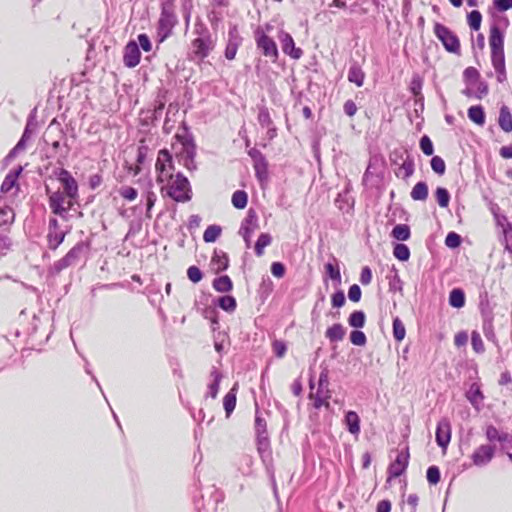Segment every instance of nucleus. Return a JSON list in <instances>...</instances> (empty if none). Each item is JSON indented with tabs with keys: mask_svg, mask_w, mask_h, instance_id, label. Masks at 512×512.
<instances>
[{
	"mask_svg": "<svg viewBox=\"0 0 512 512\" xmlns=\"http://www.w3.org/2000/svg\"><path fill=\"white\" fill-rule=\"evenodd\" d=\"M361 295H362L361 289L357 284H353L352 286H350L349 291H348V297L351 301H353V302L360 301Z\"/></svg>",
	"mask_w": 512,
	"mask_h": 512,
	"instance_id": "59",
	"label": "nucleus"
},
{
	"mask_svg": "<svg viewBox=\"0 0 512 512\" xmlns=\"http://www.w3.org/2000/svg\"><path fill=\"white\" fill-rule=\"evenodd\" d=\"M143 198L146 201V217L151 218V210L155 205L157 200V195L153 190V183L151 180H148L146 183V188L142 193Z\"/></svg>",
	"mask_w": 512,
	"mask_h": 512,
	"instance_id": "19",
	"label": "nucleus"
},
{
	"mask_svg": "<svg viewBox=\"0 0 512 512\" xmlns=\"http://www.w3.org/2000/svg\"><path fill=\"white\" fill-rule=\"evenodd\" d=\"M221 234V228L217 225H210L203 233V240L207 243L215 242Z\"/></svg>",
	"mask_w": 512,
	"mask_h": 512,
	"instance_id": "41",
	"label": "nucleus"
},
{
	"mask_svg": "<svg viewBox=\"0 0 512 512\" xmlns=\"http://www.w3.org/2000/svg\"><path fill=\"white\" fill-rule=\"evenodd\" d=\"M392 504L389 500H381L377 503L376 512H391Z\"/></svg>",
	"mask_w": 512,
	"mask_h": 512,
	"instance_id": "64",
	"label": "nucleus"
},
{
	"mask_svg": "<svg viewBox=\"0 0 512 512\" xmlns=\"http://www.w3.org/2000/svg\"><path fill=\"white\" fill-rule=\"evenodd\" d=\"M434 30L436 36L442 42L444 48L448 51V29L443 25L436 24Z\"/></svg>",
	"mask_w": 512,
	"mask_h": 512,
	"instance_id": "47",
	"label": "nucleus"
},
{
	"mask_svg": "<svg viewBox=\"0 0 512 512\" xmlns=\"http://www.w3.org/2000/svg\"><path fill=\"white\" fill-rule=\"evenodd\" d=\"M83 250V243L76 244L72 249L68 251V253L65 255L67 259L71 261L72 264H74L78 258L80 253Z\"/></svg>",
	"mask_w": 512,
	"mask_h": 512,
	"instance_id": "56",
	"label": "nucleus"
},
{
	"mask_svg": "<svg viewBox=\"0 0 512 512\" xmlns=\"http://www.w3.org/2000/svg\"><path fill=\"white\" fill-rule=\"evenodd\" d=\"M436 441L442 448H446L448 445V424H439L436 431Z\"/></svg>",
	"mask_w": 512,
	"mask_h": 512,
	"instance_id": "39",
	"label": "nucleus"
},
{
	"mask_svg": "<svg viewBox=\"0 0 512 512\" xmlns=\"http://www.w3.org/2000/svg\"><path fill=\"white\" fill-rule=\"evenodd\" d=\"M372 281V271L368 266L362 268L360 273V282L363 285H369Z\"/></svg>",
	"mask_w": 512,
	"mask_h": 512,
	"instance_id": "61",
	"label": "nucleus"
},
{
	"mask_svg": "<svg viewBox=\"0 0 512 512\" xmlns=\"http://www.w3.org/2000/svg\"><path fill=\"white\" fill-rule=\"evenodd\" d=\"M450 305L462 308L465 305V294L462 289L455 288L450 292Z\"/></svg>",
	"mask_w": 512,
	"mask_h": 512,
	"instance_id": "38",
	"label": "nucleus"
},
{
	"mask_svg": "<svg viewBox=\"0 0 512 512\" xmlns=\"http://www.w3.org/2000/svg\"><path fill=\"white\" fill-rule=\"evenodd\" d=\"M343 109H344L345 114L349 117H353L358 110L357 105L355 104V102L353 100H347L344 103Z\"/></svg>",
	"mask_w": 512,
	"mask_h": 512,
	"instance_id": "62",
	"label": "nucleus"
},
{
	"mask_svg": "<svg viewBox=\"0 0 512 512\" xmlns=\"http://www.w3.org/2000/svg\"><path fill=\"white\" fill-rule=\"evenodd\" d=\"M272 243V237L268 233H261L255 243L254 250L258 257L264 255V249Z\"/></svg>",
	"mask_w": 512,
	"mask_h": 512,
	"instance_id": "28",
	"label": "nucleus"
},
{
	"mask_svg": "<svg viewBox=\"0 0 512 512\" xmlns=\"http://www.w3.org/2000/svg\"><path fill=\"white\" fill-rule=\"evenodd\" d=\"M345 424L351 434L357 436L360 433V418L355 411H348L346 413Z\"/></svg>",
	"mask_w": 512,
	"mask_h": 512,
	"instance_id": "22",
	"label": "nucleus"
},
{
	"mask_svg": "<svg viewBox=\"0 0 512 512\" xmlns=\"http://www.w3.org/2000/svg\"><path fill=\"white\" fill-rule=\"evenodd\" d=\"M156 181L164 182L169 174H174L175 166L171 153L167 149H161L157 154L155 163Z\"/></svg>",
	"mask_w": 512,
	"mask_h": 512,
	"instance_id": "4",
	"label": "nucleus"
},
{
	"mask_svg": "<svg viewBox=\"0 0 512 512\" xmlns=\"http://www.w3.org/2000/svg\"><path fill=\"white\" fill-rule=\"evenodd\" d=\"M138 41L140 47L145 51L149 52L152 49V45L150 42L149 37L146 34H139L138 35Z\"/></svg>",
	"mask_w": 512,
	"mask_h": 512,
	"instance_id": "63",
	"label": "nucleus"
},
{
	"mask_svg": "<svg viewBox=\"0 0 512 512\" xmlns=\"http://www.w3.org/2000/svg\"><path fill=\"white\" fill-rule=\"evenodd\" d=\"M193 52L200 58H204L208 54V46L202 38H196L192 42Z\"/></svg>",
	"mask_w": 512,
	"mask_h": 512,
	"instance_id": "42",
	"label": "nucleus"
},
{
	"mask_svg": "<svg viewBox=\"0 0 512 512\" xmlns=\"http://www.w3.org/2000/svg\"><path fill=\"white\" fill-rule=\"evenodd\" d=\"M57 175L58 180L63 187V193H65L69 199H76L78 197V184L71 173L62 168L59 170Z\"/></svg>",
	"mask_w": 512,
	"mask_h": 512,
	"instance_id": "12",
	"label": "nucleus"
},
{
	"mask_svg": "<svg viewBox=\"0 0 512 512\" xmlns=\"http://www.w3.org/2000/svg\"><path fill=\"white\" fill-rule=\"evenodd\" d=\"M282 50L285 54L291 56L293 59H299L302 55V50L295 47V42L292 36L288 33H283L281 38Z\"/></svg>",
	"mask_w": 512,
	"mask_h": 512,
	"instance_id": "14",
	"label": "nucleus"
},
{
	"mask_svg": "<svg viewBox=\"0 0 512 512\" xmlns=\"http://www.w3.org/2000/svg\"><path fill=\"white\" fill-rule=\"evenodd\" d=\"M118 192L123 199L129 202L136 200L138 196V191L132 186H122Z\"/></svg>",
	"mask_w": 512,
	"mask_h": 512,
	"instance_id": "45",
	"label": "nucleus"
},
{
	"mask_svg": "<svg viewBox=\"0 0 512 512\" xmlns=\"http://www.w3.org/2000/svg\"><path fill=\"white\" fill-rule=\"evenodd\" d=\"M231 202L237 209H244L248 203V194L244 190H237L232 194Z\"/></svg>",
	"mask_w": 512,
	"mask_h": 512,
	"instance_id": "34",
	"label": "nucleus"
},
{
	"mask_svg": "<svg viewBox=\"0 0 512 512\" xmlns=\"http://www.w3.org/2000/svg\"><path fill=\"white\" fill-rule=\"evenodd\" d=\"M22 172V166H18L17 168L10 170L1 184L0 192L3 194L17 196L20 191L19 177Z\"/></svg>",
	"mask_w": 512,
	"mask_h": 512,
	"instance_id": "9",
	"label": "nucleus"
},
{
	"mask_svg": "<svg viewBox=\"0 0 512 512\" xmlns=\"http://www.w3.org/2000/svg\"><path fill=\"white\" fill-rule=\"evenodd\" d=\"M365 314L363 311H354L348 318V323L351 327L362 328L365 325Z\"/></svg>",
	"mask_w": 512,
	"mask_h": 512,
	"instance_id": "40",
	"label": "nucleus"
},
{
	"mask_svg": "<svg viewBox=\"0 0 512 512\" xmlns=\"http://www.w3.org/2000/svg\"><path fill=\"white\" fill-rule=\"evenodd\" d=\"M431 168L435 173L443 175L446 170V164L440 156H434L431 159Z\"/></svg>",
	"mask_w": 512,
	"mask_h": 512,
	"instance_id": "48",
	"label": "nucleus"
},
{
	"mask_svg": "<svg viewBox=\"0 0 512 512\" xmlns=\"http://www.w3.org/2000/svg\"><path fill=\"white\" fill-rule=\"evenodd\" d=\"M158 184L162 195L176 202L184 203L192 198L190 182L182 173L169 174L164 182Z\"/></svg>",
	"mask_w": 512,
	"mask_h": 512,
	"instance_id": "1",
	"label": "nucleus"
},
{
	"mask_svg": "<svg viewBox=\"0 0 512 512\" xmlns=\"http://www.w3.org/2000/svg\"><path fill=\"white\" fill-rule=\"evenodd\" d=\"M465 88L463 94L469 98L481 99L488 93V86L480 80V73L470 66L464 71Z\"/></svg>",
	"mask_w": 512,
	"mask_h": 512,
	"instance_id": "3",
	"label": "nucleus"
},
{
	"mask_svg": "<svg viewBox=\"0 0 512 512\" xmlns=\"http://www.w3.org/2000/svg\"><path fill=\"white\" fill-rule=\"evenodd\" d=\"M434 195L441 207L448 206V190L446 188L438 187Z\"/></svg>",
	"mask_w": 512,
	"mask_h": 512,
	"instance_id": "52",
	"label": "nucleus"
},
{
	"mask_svg": "<svg viewBox=\"0 0 512 512\" xmlns=\"http://www.w3.org/2000/svg\"><path fill=\"white\" fill-rule=\"evenodd\" d=\"M503 240L505 249L512 253V225L506 224L502 226Z\"/></svg>",
	"mask_w": 512,
	"mask_h": 512,
	"instance_id": "44",
	"label": "nucleus"
},
{
	"mask_svg": "<svg viewBox=\"0 0 512 512\" xmlns=\"http://www.w3.org/2000/svg\"><path fill=\"white\" fill-rule=\"evenodd\" d=\"M494 455V447L490 445L480 446L473 454V461L476 465L488 463Z\"/></svg>",
	"mask_w": 512,
	"mask_h": 512,
	"instance_id": "15",
	"label": "nucleus"
},
{
	"mask_svg": "<svg viewBox=\"0 0 512 512\" xmlns=\"http://www.w3.org/2000/svg\"><path fill=\"white\" fill-rule=\"evenodd\" d=\"M346 335V330L341 323H335L332 326L328 327L325 332V337L330 342H340L344 339Z\"/></svg>",
	"mask_w": 512,
	"mask_h": 512,
	"instance_id": "21",
	"label": "nucleus"
},
{
	"mask_svg": "<svg viewBox=\"0 0 512 512\" xmlns=\"http://www.w3.org/2000/svg\"><path fill=\"white\" fill-rule=\"evenodd\" d=\"M406 336V328L399 317L393 319V337L397 342L404 340Z\"/></svg>",
	"mask_w": 512,
	"mask_h": 512,
	"instance_id": "35",
	"label": "nucleus"
},
{
	"mask_svg": "<svg viewBox=\"0 0 512 512\" xmlns=\"http://www.w3.org/2000/svg\"><path fill=\"white\" fill-rule=\"evenodd\" d=\"M411 198L415 201H424L428 197V186L425 182H418L412 188Z\"/></svg>",
	"mask_w": 512,
	"mask_h": 512,
	"instance_id": "29",
	"label": "nucleus"
},
{
	"mask_svg": "<svg viewBox=\"0 0 512 512\" xmlns=\"http://www.w3.org/2000/svg\"><path fill=\"white\" fill-rule=\"evenodd\" d=\"M482 16L477 10H473L468 14V24L472 30H479L481 25Z\"/></svg>",
	"mask_w": 512,
	"mask_h": 512,
	"instance_id": "46",
	"label": "nucleus"
},
{
	"mask_svg": "<svg viewBox=\"0 0 512 512\" xmlns=\"http://www.w3.org/2000/svg\"><path fill=\"white\" fill-rule=\"evenodd\" d=\"M229 266V258L228 255L223 251H214V254L211 258V267L215 271V273H219L224 271Z\"/></svg>",
	"mask_w": 512,
	"mask_h": 512,
	"instance_id": "17",
	"label": "nucleus"
},
{
	"mask_svg": "<svg viewBox=\"0 0 512 512\" xmlns=\"http://www.w3.org/2000/svg\"><path fill=\"white\" fill-rule=\"evenodd\" d=\"M187 277L193 283H198L202 280L203 274L197 266H190L187 269Z\"/></svg>",
	"mask_w": 512,
	"mask_h": 512,
	"instance_id": "53",
	"label": "nucleus"
},
{
	"mask_svg": "<svg viewBox=\"0 0 512 512\" xmlns=\"http://www.w3.org/2000/svg\"><path fill=\"white\" fill-rule=\"evenodd\" d=\"M409 458L410 455L408 449L405 451H400L397 454L396 459L391 462L387 468V484L391 483L393 479L400 477L406 472L409 465Z\"/></svg>",
	"mask_w": 512,
	"mask_h": 512,
	"instance_id": "7",
	"label": "nucleus"
},
{
	"mask_svg": "<svg viewBox=\"0 0 512 512\" xmlns=\"http://www.w3.org/2000/svg\"><path fill=\"white\" fill-rule=\"evenodd\" d=\"M350 341L356 346H364L367 342L366 335L360 330H354L350 333Z\"/></svg>",
	"mask_w": 512,
	"mask_h": 512,
	"instance_id": "49",
	"label": "nucleus"
},
{
	"mask_svg": "<svg viewBox=\"0 0 512 512\" xmlns=\"http://www.w3.org/2000/svg\"><path fill=\"white\" fill-rule=\"evenodd\" d=\"M210 378H211L212 382L208 386V390H209L208 394L212 399H215L219 392L222 374L217 369H213L210 372Z\"/></svg>",
	"mask_w": 512,
	"mask_h": 512,
	"instance_id": "27",
	"label": "nucleus"
},
{
	"mask_svg": "<svg viewBox=\"0 0 512 512\" xmlns=\"http://www.w3.org/2000/svg\"><path fill=\"white\" fill-rule=\"evenodd\" d=\"M46 192L49 194V207L55 215L63 217L73 206L72 199L60 190L50 192L49 187H46Z\"/></svg>",
	"mask_w": 512,
	"mask_h": 512,
	"instance_id": "6",
	"label": "nucleus"
},
{
	"mask_svg": "<svg viewBox=\"0 0 512 512\" xmlns=\"http://www.w3.org/2000/svg\"><path fill=\"white\" fill-rule=\"evenodd\" d=\"M218 306L226 312H234L237 308L236 299L233 296L226 295L218 299Z\"/></svg>",
	"mask_w": 512,
	"mask_h": 512,
	"instance_id": "37",
	"label": "nucleus"
},
{
	"mask_svg": "<svg viewBox=\"0 0 512 512\" xmlns=\"http://www.w3.org/2000/svg\"><path fill=\"white\" fill-rule=\"evenodd\" d=\"M255 40L258 49L271 60H275L278 56L277 45L275 41L266 35L262 30L258 29L255 32Z\"/></svg>",
	"mask_w": 512,
	"mask_h": 512,
	"instance_id": "10",
	"label": "nucleus"
},
{
	"mask_svg": "<svg viewBox=\"0 0 512 512\" xmlns=\"http://www.w3.org/2000/svg\"><path fill=\"white\" fill-rule=\"evenodd\" d=\"M393 255L400 261H407L410 258V250L407 245L398 243L393 248Z\"/></svg>",
	"mask_w": 512,
	"mask_h": 512,
	"instance_id": "43",
	"label": "nucleus"
},
{
	"mask_svg": "<svg viewBox=\"0 0 512 512\" xmlns=\"http://www.w3.org/2000/svg\"><path fill=\"white\" fill-rule=\"evenodd\" d=\"M498 123L503 131H512V115L509 111V108L505 105L500 109Z\"/></svg>",
	"mask_w": 512,
	"mask_h": 512,
	"instance_id": "25",
	"label": "nucleus"
},
{
	"mask_svg": "<svg viewBox=\"0 0 512 512\" xmlns=\"http://www.w3.org/2000/svg\"><path fill=\"white\" fill-rule=\"evenodd\" d=\"M466 397L469 402L476 408V410H480L484 396L480 390L479 385L473 383L469 390L466 392Z\"/></svg>",
	"mask_w": 512,
	"mask_h": 512,
	"instance_id": "20",
	"label": "nucleus"
},
{
	"mask_svg": "<svg viewBox=\"0 0 512 512\" xmlns=\"http://www.w3.org/2000/svg\"><path fill=\"white\" fill-rule=\"evenodd\" d=\"M176 23V17L173 13L163 10L158 21V34L161 37V41L167 38L172 31Z\"/></svg>",
	"mask_w": 512,
	"mask_h": 512,
	"instance_id": "13",
	"label": "nucleus"
},
{
	"mask_svg": "<svg viewBox=\"0 0 512 512\" xmlns=\"http://www.w3.org/2000/svg\"><path fill=\"white\" fill-rule=\"evenodd\" d=\"M365 74L360 66H352L348 73V80L360 87L363 85Z\"/></svg>",
	"mask_w": 512,
	"mask_h": 512,
	"instance_id": "33",
	"label": "nucleus"
},
{
	"mask_svg": "<svg viewBox=\"0 0 512 512\" xmlns=\"http://www.w3.org/2000/svg\"><path fill=\"white\" fill-rule=\"evenodd\" d=\"M468 117L474 123L482 126L485 123V113L482 106H471L468 109Z\"/></svg>",
	"mask_w": 512,
	"mask_h": 512,
	"instance_id": "31",
	"label": "nucleus"
},
{
	"mask_svg": "<svg viewBox=\"0 0 512 512\" xmlns=\"http://www.w3.org/2000/svg\"><path fill=\"white\" fill-rule=\"evenodd\" d=\"M346 299L343 291H337L331 296L333 307L340 308L345 305Z\"/></svg>",
	"mask_w": 512,
	"mask_h": 512,
	"instance_id": "57",
	"label": "nucleus"
},
{
	"mask_svg": "<svg viewBox=\"0 0 512 512\" xmlns=\"http://www.w3.org/2000/svg\"><path fill=\"white\" fill-rule=\"evenodd\" d=\"M237 392H238V384L235 383L233 387L228 391V393L223 398V407L226 413V417H230L231 413L234 411L237 402Z\"/></svg>",
	"mask_w": 512,
	"mask_h": 512,
	"instance_id": "18",
	"label": "nucleus"
},
{
	"mask_svg": "<svg viewBox=\"0 0 512 512\" xmlns=\"http://www.w3.org/2000/svg\"><path fill=\"white\" fill-rule=\"evenodd\" d=\"M414 173V163L411 160H405L395 172L398 178L407 179Z\"/></svg>",
	"mask_w": 512,
	"mask_h": 512,
	"instance_id": "36",
	"label": "nucleus"
},
{
	"mask_svg": "<svg viewBox=\"0 0 512 512\" xmlns=\"http://www.w3.org/2000/svg\"><path fill=\"white\" fill-rule=\"evenodd\" d=\"M272 350L276 357L283 358L287 351V346L282 340H274L272 342Z\"/></svg>",
	"mask_w": 512,
	"mask_h": 512,
	"instance_id": "51",
	"label": "nucleus"
},
{
	"mask_svg": "<svg viewBox=\"0 0 512 512\" xmlns=\"http://www.w3.org/2000/svg\"><path fill=\"white\" fill-rule=\"evenodd\" d=\"M285 266L281 262H273L271 264V273L276 278H282L285 275Z\"/></svg>",
	"mask_w": 512,
	"mask_h": 512,
	"instance_id": "60",
	"label": "nucleus"
},
{
	"mask_svg": "<svg viewBox=\"0 0 512 512\" xmlns=\"http://www.w3.org/2000/svg\"><path fill=\"white\" fill-rule=\"evenodd\" d=\"M65 232L62 230H49L47 235L49 248L55 250L64 241Z\"/></svg>",
	"mask_w": 512,
	"mask_h": 512,
	"instance_id": "30",
	"label": "nucleus"
},
{
	"mask_svg": "<svg viewBox=\"0 0 512 512\" xmlns=\"http://www.w3.org/2000/svg\"><path fill=\"white\" fill-rule=\"evenodd\" d=\"M309 387V399L312 401L313 407L316 409L321 407L329 408L331 391L329 389L328 371L324 370L320 373L317 387H315L312 380H310Z\"/></svg>",
	"mask_w": 512,
	"mask_h": 512,
	"instance_id": "2",
	"label": "nucleus"
},
{
	"mask_svg": "<svg viewBox=\"0 0 512 512\" xmlns=\"http://www.w3.org/2000/svg\"><path fill=\"white\" fill-rule=\"evenodd\" d=\"M324 268L325 272L332 280H336L338 282L341 281V273L338 265H334L333 263H326Z\"/></svg>",
	"mask_w": 512,
	"mask_h": 512,
	"instance_id": "50",
	"label": "nucleus"
},
{
	"mask_svg": "<svg viewBox=\"0 0 512 512\" xmlns=\"http://www.w3.org/2000/svg\"><path fill=\"white\" fill-rule=\"evenodd\" d=\"M391 235L398 241H406L411 236L410 228L406 224H398L392 229Z\"/></svg>",
	"mask_w": 512,
	"mask_h": 512,
	"instance_id": "32",
	"label": "nucleus"
},
{
	"mask_svg": "<svg viewBox=\"0 0 512 512\" xmlns=\"http://www.w3.org/2000/svg\"><path fill=\"white\" fill-rule=\"evenodd\" d=\"M493 64H504V36L496 25L491 27L489 36Z\"/></svg>",
	"mask_w": 512,
	"mask_h": 512,
	"instance_id": "5",
	"label": "nucleus"
},
{
	"mask_svg": "<svg viewBox=\"0 0 512 512\" xmlns=\"http://www.w3.org/2000/svg\"><path fill=\"white\" fill-rule=\"evenodd\" d=\"M212 286L217 292L225 293L230 292L233 289V282L228 275H223L215 278Z\"/></svg>",
	"mask_w": 512,
	"mask_h": 512,
	"instance_id": "26",
	"label": "nucleus"
},
{
	"mask_svg": "<svg viewBox=\"0 0 512 512\" xmlns=\"http://www.w3.org/2000/svg\"><path fill=\"white\" fill-rule=\"evenodd\" d=\"M176 138L182 144L181 155H182V158H183V165H184V167L187 168L190 171L196 169V165H195V162H194V158H195V155H196V146H195V144L193 143L192 140H190V139H188L186 137H183V136L176 135Z\"/></svg>",
	"mask_w": 512,
	"mask_h": 512,
	"instance_id": "11",
	"label": "nucleus"
},
{
	"mask_svg": "<svg viewBox=\"0 0 512 512\" xmlns=\"http://www.w3.org/2000/svg\"><path fill=\"white\" fill-rule=\"evenodd\" d=\"M258 217L254 210L250 209L247 216L241 223L239 234L242 236L247 249L251 247V238L254 232L258 229Z\"/></svg>",
	"mask_w": 512,
	"mask_h": 512,
	"instance_id": "8",
	"label": "nucleus"
},
{
	"mask_svg": "<svg viewBox=\"0 0 512 512\" xmlns=\"http://www.w3.org/2000/svg\"><path fill=\"white\" fill-rule=\"evenodd\" d=\"M471 342H472L473 349L476 352L479 353L484 350V344H483L482 338L478 332L474 331L472 333Z\"/></svg>",
	"mask_w": 512,
	"mask_h": 512,
	"instance_id": "58",
	"label": "nucleus"
},
{
	"mask_svg": "<svg viewBox=\"0 0 512 512\" xmlns=\"http://www.w3.org/2000/svg\"><path fill=\"white\" fill-rule=\"evenodd\" d=\"M427 481L432 485H436L440 481V470L437 466H430L427 469Z\"/></svg>",
	"mask_w": 512,
	"mask_h": 512,
	"instance_id": "54",
	"label": "nucleus"
},
{
	"mask_svg": "<svg viewBox=\"0 0 512 512\" xmlns=\"http://www.w3.org/2000/svg\"><path fill=\"white\" fill-rule=\"evenodd\" d=\"M125 64H139L140 50L139 45L135 41H130L124 48Z\"/></svg>",
	"mask_w": 512,
	"mask_h": 512,
	"instance_id": "16",
	"label": "nucleus"
},
{
	"mask_svg": "<svg viewBox=\"0 0 512 512\" xmlns=\"http://www.w3.org/2000/svg\"><path fill=\"white\" fill-rule=\"evenodd\" d=\"M422 85H423V79L419 75H414L410 82V91L415 97V103H420L423 105L424 97L422 95Z\"/></svg>",
	"mask_w": 512,
	"mask_h": 512,
	"instance_id": "24",
	"label": "nucleus"
},
{
	"mask_svg": "<svg viewBox=\"0 0 512 512\" xmlns=\"http://www.w3.org/2000/svg\"><path fill=\"white\" fill-rule=\"evenodd\" d=\"M420 148H421L422 152L427 156H430L433 154V144L428 136L424 135L420 139Z\"/></svg>",
	"mask_w": 512,
	"mask_h": 512,
	"instance_id": "55",
	"label": "nucleus"
},
{
	"mask_svg": "<svg viewBox=\"0 0 512 512\" xmlns=\"http://www.w3.org/2000/svg\"><path fill=\"white\" fill-rule=\"evenodd\" d=\"M249 156L254 161V168L256 174H260L261 172H266L267 162L264 155L257 149L253 148L248 152Z\"/></svg>",
	"mask_w": 512,
	"mask_h": 512,
	"instance_id": "23",
	"label": "nucleus"
}]
</instances>
